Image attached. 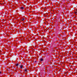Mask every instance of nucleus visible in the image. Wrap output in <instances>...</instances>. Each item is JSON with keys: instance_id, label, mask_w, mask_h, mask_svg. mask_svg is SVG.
Returning <instances> with one entry per match:
<instances>
[{"instance_id": "nucleus-3", "label": "nucleus", "mask_w": 77, "mask_h": 77, "mask_svg": "<svg viewBox=\"0 0 77 77\" xmlns=\"http://www.w3.org/2000/svg\"><path fill=\"white\" fill-rule=\"evenodd\" d=\"M40 60L41 61H43V59H42V58H41L40 59Z\"/></svg>"}, {"instance_id": "nucleus-4", "label": "nucleus", "mask_w": 77, "mask_h": 77, "mask_svg": "<svg viewBox=\"0 0 77 77\" xmlns=\"http://www.w3.org/2000/svg\"><path fill=\"white\" fill-rule=\"evenodd\" d=\"M23 65H21L20 66V68H23Z\"/></svg>"}, {"instance_id": "nucleus-7", "label": "nucleus", "mask_w": 77, "mask_h": 77, "mask_svg": "<svg viewBox=\"0 0 77 77\" xmlns=\"http://www.w3.org/2000/svg\"><path fill=\"white\" fill-rule=\"evenodd\" d=\"M21 9H24V7H21Z\"/></svg>"}, {"instance_id": "nucleus-8", "label": "nucleus", "mask_w": 77, "mask_h": 77, "mask_svg": "<svg viewBox=\"0 0 77 77\" xmlns=\"http://www.w3.org/2000/svg\"><path fill=\"white\" fill-rule=\"evenodd\" d=\"M1 73H2V72H0V74H1Z\"/></svg>"}, {"instance_id": "nucleus-1", "label": "nucleus", "mask_w": 77, "mask_h": 77, "mask_svg": "<svg viewBox=\"0 0 77 77\" xmlns=\"http://www.w3.org/2000/svg\"><path fill=\"white\" fill-rule=\"evenodd\" d=\"M21 20L22 21H24V20H25V19L23 18V19H21Z\"/></svg>"}, {"instance_id": "nucleus-6", "label": "nucleus", "mask_w": 77, "mask_h": 77, "mask_svg": "<svg viewBox=\"0 0 77 77\" xmlns=\"http://www.w3.org/2000/svg\"><path fill=\"white\" fill-rule=\"evenodd\" d=\"M16 65L17 66H18V64H16Z\"/></svg>"}, {"instance_id": "nucleus-5", "label": "nucleus", "mask_w": 77, "mask_h": 77, "mask_svg": "<svg viewBox=\"0 0 77 77\" xmlns=\"http://www.w3.org/2000/svg\"><path fill=\"white\" fill-rule=\"evenodd\" d=\"M23 37H21V39L22 40H23Z\"/></svg>"}, {"instance_id": "nucleus-2", "label": "nucleus", "mask_w": 77, "mask_h": 77, "mask_svg": "<svg viewBox=\"0 0 77 77\" xmlns=\"http://www.w3.org/2000/svg\"><path fill=\"white\" fill-rule=\"evenodd\" d=\"M24 71H25V72H26V71H27V69H24Z\"/></svg>"}]
</instances>
